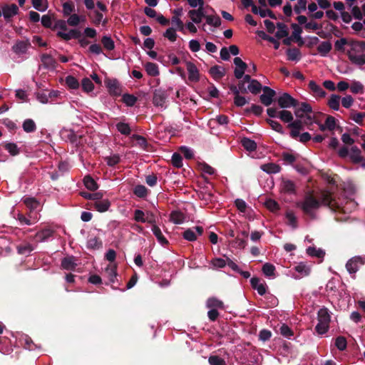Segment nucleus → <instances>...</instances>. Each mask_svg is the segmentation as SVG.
<instances>
[{"label":"nucleus","mask_w":365,"mask_h":365,"mask_svg":"<svg viewBox=\"0 0 365 365\" xmlns=\"http://www.w3.org/2000/svg\"><path fill=\"white\" fill-rule=\"evenodd\" d=\"M321 202L312 195H307L304 200L297 203V207L301 208L304 215L309 216L311 219L316 217L314 210L320 207Z\"/></svg>","instance_id":"nucleus-1"},{"label":"nucleus","mask_w":365,"mask_h":365,"mask_svg":"<svg viewBox=\"0 0 365 365\" xmlns=\"http://www.w3.org/2000/svg\"><path fill=\"white\" fill-rule=\"evenodd\" d=\"M318 324L315 327V330L319 334H324L327 332L331 322V316L327 308L322 307L317 312Z\"/></svg>","instance_id":"nucleus-2"},{"label":"nucleus","mask_w":365,"mask_h":365,"mask_svg":"<svg viewBox=\"0 0 365 365\" xmlns=\"http://www.w3.org/2000/svg\"><path fill=\"white\" fill-rule=\"evenodd\" d=\"M105 85L108 88V93L113 96H120L122 93V86L119 81L115 78H106Z\"/></svg>","instance_id":"nucleus-3"},{"label":"nucleus","mask_w":365,"mask_h":365,"mask_svg":"<svg viewBox=\"0 0 365 365\" xmlns=\"http://www.w3.org/2000/svg\"><path fill=\"white\" fill-rule=\"evenodd\" d=\"M277 103L279 106L282 108H294L299 105V102L287 93H282V95L278 98Z\"/></svg>","instance_id":"nucleus-4"},{"label":"nucleus","mask_w":365,"mask_h":365,"mask_svg":"<svg viewBox=\"0 0 365 365\" xmlns=\"http://www.w3.org/2000/svg\"><path fill=\"white\" fill-rule=\"evenodd\" d=\"M204 229L202 227L195 226L185 230L182 233V237L187 241L193 242L197 240V235H202Z\"/></svg>","instance_id":"nucleus-5"},{"label":"nucleus","mask_w":365,"mask_h":365,"mask_svg":"<svg viewBox=\"0 0 365 365\" xmlns=\"http://www.w3.org/2000/svg\"><path fill=\"white\" fill-rule=\"evenodd\" d=\"M364 264V261L360 257H355L349 259L346 264V268L347 271L351 274H354V278L355 273L359 270V267Z\"/></svg>","instance_id":"nucleus-6"},{"label":"nucleus","mask_w":365,"mask_h":365,"mask_svg":"<svg viewBox=\"0 0 365 365\" xmlns=\"http://www.w3.org/2000/svg\"><path fill=\"white\" fill-rule=\"evenodd\" d=\"M262 90L264 93L259 97L260 101L265 106H269L272 104L273 98L276 96V92L268 86H264Z\"/></svg>","instance_id":"nucleus-7"},{"label":"nucleus","mask_w":365,"mask_h":365,"mask_svg":"<svg viewBox=\"0 0 365 365\" xmlns=\"http://www.w3.org/2000/svg\"><path fill=\"white\" fill-rule=\"evenodd\" d=\"M166 91L160 88L155 89L153 93V103L155 106L163 107L167 99Z\"/></svg>","instance_id":"nucleus-8"},{"label":"nucleus","mask_w":365,"mask_h":365,"mask_svg":"<svg viewBox=\"0 0 365 365\" xmlns=\"http://www.w3.org/2000/svg\"><path fill=\"white\" fill-rule=\"evenodd\" d=\"M294 108V114L299 118H303L304 115H306L307 114L312 113V106L306 102L299 103L298 106Z\"/></svg>","instance_id":"nucleus-9"},{"label":"nucleus","mask_w":365,"mask_h":365,"mask_svg":"<svg viewBox=\"0 0 365 365\" xmlns=\"http://www.w3.org/2000/svg\"><path fill=\"white\" fill-rule=\"evenodd\" d=\"M185 64L188 72V79L192 82H198L200 81V73L196 66L190 61H186Z\"/></svg>","instance_id":"nucleus-10"},{"label":"nucleus","mask_w":365,"mask_h":365,"mask_svg":"<svg viewBox=\"0 0 365 365\" xmlns=\"http://www.w3.org/2000/svg\"><path fill=\"white\" fill-rule=\"evenodd\" d=\"M19 11V7L15 4L2 7V14L6 21H9L11 18L18 14Z\"/></svg>","instance_id":"nucleus-11"},{"label":"nucleus","mask_w":365,"mask_h":365,"mask_svg":"<svg viewBox=\"0 0 365 365\" xmlns=\"http://www.w3.org/2000/svg\"><path fill=\"white\" fill-rule=\"evenodd\" d=\"M31 46V43L29 39L26 41H18L13 46L12 50L16 54L26 53L29 47Z\"/></svg>","instance_id":"nucleus-12"},{"label":"nucleus","mask_w":365,"mask_h":365,"mask_svg":"<svg viewBox=\"0 0 365 365\" xmlns=\"http://www.w3.org/2000/svg\"><path fill=\"white\" fill-rule=\"evenodd\" d=\"M57 36L65 41H69L71 38L77 39L81 37L82 34L78 29H71L68 33L58 31Z\"/></svg>","instance_id":"nucleus-13"},{"label":"nucleus","mask_w":365,"mask_h":365,"mask_svg":"<svg viewBox=\"0 0 365 365\" xmlns=\"http://www.w3.org/2000/svg\"><path fill=\"white\" fill-rule=\"evenodd\" d=\"M261 279L258 277H252L250 279V284L254 289H256L258 294L263 296L266 293V284L261 283Z\"/></svg>","instance_id":"nucleus-14"},{"label":"nucleus","mask_w":365,"mask_h":365,"mask_svg":"<svg viewBox=\"0 0 365 365\" xmlns=\"http://www.w3.org/2000/svg\"><path fill=\"white\" fill-rule=\"evenodd\" d=\"M76 259L73 256L66 257L61 260V267L67 270H74L77 266Z\"/></svg>","instance_id":"nucleus-15"},{"label":"nucleus","mask_w":365,"mask_h":365,"mask_svg":"<svg viewBox=\"0 0 365 365\" xmlns=\"http://www.w3.org/2000/svg\"><path fill=\"white\" fill-rule=\"evenodd\" d=\"M93 207L100 212H104L108 210L110 207V202L108 199L97 200L93 202Z\"/></svg>","instance_id":"nucleus-16"},{"label":"nucleus","mask_w":365,"mask_h":365,"mask_svg":"<svg viewBox=\"0 0 365 365\" xmlns=\"http://www.w3.org/2000/svg\"><path fill=\"white\" fill-rule=\"evenodd\" d=\"M41 61L45 68H55L56 65V60L49 54L43 53L41 56Z\"/></svg>","instance_id":"nucleus-17"},{"label":"nucleus","mask_w":365,"mask_h":365,"mask_svg":"<svg viewBox=\"0 0 365 365\" xmlns=\"http://www.w3.org/2000/svg\"><path fill=\"white\" fill-rule=\"evenodd\" d=\"M260 168L265 173L268 174H276L280 172L281 167L274 163H269L262 164L260 166Z\"/></svg>","instance_id":"nucleus-18"},{"label":"nucleus","mask_w":365,"mask_h":365,"mask_svg":"<svg viewBox=\"0 0 365 365\" xmlns=\"http://www.w3.org/2000/svg\"><path fill=\"white\" fill-rule=\"evenodd\" d=\"M210 74L212 76V78L215 80L221 79L225 75V68L215 65L212 66L209 70Z\"/></svg>","instance_id":"nucleus-19"},{"label":"nucleus","mask_w":365,"mask_h":365,"mask_svg":"<svg viewBox=\"0 0 365 365\" xmlns=\"http://www.w3.org/2000/svg\"><path fill=\"white\" fill-rule=\"evenodd\" d=\"M277 28L278 29V31L275 34V37L277 39H280L284 37L288 36L289 35V31L287 26L282 22H278L276 24Z\"/></svg>","instance_id":"nucleus-20"},{"label":"nucleus","mask_w":365,"mask_h":365,"mask_svg":"<svg viewBox=\"0 0 365 365\" xmlns=\"http://www.w3.org/2000/svg\"><path fill=\"white\" fill-rule=\"evenodd\" d=\"M206 306L210 309H224L225 306L222 301L216 297H210L207 299Z\"/></svg>","instance_id":"nucleus-21"},{"label":"nucleus","mask_w":365,"mask_h":365,"mask_svg":"<svg viewBox=\"0 0 365 365\" xmlns=\"http://www.w3.org/2000/svg\"><path fill=\"white\" fill-rule=\"evenodd\" d=\"M151 230L159 243L163 246L168 245V240L164 237L160 228L158 225L152 226Z\"/></svg>","instance_id":"nucleus-22"},{"label":"nucleus","mask_w":365,"mask_h":365,"mask_svg":"<svg viewBox=\"0 0 365 365\" xmlns=\"http://www.w3.org/2000/svg\"><path fill=\"white\" fill-rule=\"evenodd\" d=\"M361 150L356 146H353L351 148L349 157L354 163H359L363 160V157L361 155Z\"/></svg>","instance_id":"nucleus-23"},{"label":"nucleus","mask_w":365,"mask_h":365,"mask_svg":"<svg viewBox=\"0 0 365 365\" xmlns=\"http://www.w3.org/2000/svg\"><path fill=\"white\" fill-rule=\"evenodd\" d=\"M145 69L148 75L150 76H158L160 74L158 66L153 62H147L144 65Z\"/></svg>","instance_id":"nucleus-24"},{"label":"nucleus","mask_w":365,"mask_h":365,"mask_svg":"<svg viewBox=\"0 0 365 365\" xmlns=\"http://www.w3.org/2000/svg\"><path fill=\"white\" fill-rule=\"evenodd\" d=\"M309 88L315 96H317L320 98L324 97L327 94L325 91L321 86L317 85L314 81H309Z\"/></svg>","instance_id":"nucleus-25"},{"label":"nucleus","mask_w":365,"mask_h":365,"mask_svg":"<svg viewBox=\"0 0 365 365\" xmlns=\"http://www.w3.org/2000/svg\"><path fill=\"white\" fill-rule=\"evenodd\" d=\"M32 6L38 11H46L48 8V0H31Z\"/></svg>","instance_id":"nucleus-26"},{"label":"nucleus","mask_w":365,"mask_h":365,"mask_svg":"<svg viewBox=\"0 0 365 365\" xmlns=\"http://www.w3.org/2000/svg\"><path fill=\"white\" fill-rule=\"evenodd\" d=\"M340 100H341V97L339 96L336 95V94H332V95H331V96L328 101L327 105L330 108H331L334 110H339V106H340Z\"/></svg>","instance_id":"nucleus-27"},{"label":"nucleus","mask_w":365,"mask_h":365,"mask_svg":"<svg viewBox=\"0 0 365 365\" xmlns=\"http://www.w3.org/2000/svg\"><path fill=\"white\" fill-rule=\"evenodd\" d=\"M321 203L325 206L331 207L334 201L331 193L329 191L324 190L321 192Z\"/></svg>","instance_id":"nucleus-28"},{"label":"nucleus","mask_w":365,"mask_h":365,"mask_svg":"<svg viewBox=\"0 0 365 365\" xmlns=\"http://www.w3.org/2000/svg\"><path fill=\"white\" fill-rule=\"evenodd\" d=\"M148 189L143 185H138L133 188V192L140 198H145L148 195Z\"/></svg>","instance_id":"nucleus-29"},{"label":"nucleus","mask_w":365,"mask_h":365,"mask_svg":"<svg viewBox=\"0 0 365 365\" xmlns=\"http://www.w3.org/2000/svg\"><path fill=\"white\" fill-rule=\"evenodd\" d=\"M84 185L87 189L91 191H95L98 188L97 182L91 175H86L83 178Z\"/></svg>","instance_id":"nucleus-30"},{"label":"nucleus","mask_w":365,"mask_h":365,"mask_svg":"<svg viewBox=\"0 0 365 365\" xmlns=\"http://www.w3.org/2000/svg\"><path fill=\"white\" fill-rule=\"evenodd\" d=\"M241 143L243 148L247 151L252 152L257 149V143L248 138H243L241 140Z\"/></svg>","instance_id":"nucleus-31"},{"label":"nucleus","mask_w":365,"mask_h":365,"mask_svg":"<svg viewBox=\"0 0 365 365\" xmlns=\"http://www.w3.org/2000/svg\"><path fill=\"white\" fill-rule=\"evenodd\" d=\"M102 246V241L98 237L90 238L87 242V248L90 250H98Z\"/></svg>","instance_id":"nucleus-32"},{"label":"nucleus","mask_w":365,"mask_h":365,"mask_svg":"<svg viewBox=\"0 0 365 365\" xmlns=\"http://www.w3.org/2000/svg\"><path fill=\"white\" fill-rule=\"evenodd\" d=\"M287 56L289 61H298L301 58V52L297 48H289L287 50Z\"/></svg>","instance_id":"nucleus-33"},{"label":"nucleus","mask_w":365,"mask_h":365,"mask_svg":"<svg viewBox=\"0 0 365 365\" xmlns=\"http://www.w3.org/2000/svg\"><path fill=\"white\" fill-rule=\"evenodd\" d=\"M294 269L300 274L298 277L308 276L310 273V268L303 262H300L295 266Z\"/></svg>","instance_id":"nucleus-34"},{"label":"nucleus","mask_w":365,"mask_h":365,"mask_svg":"<svg viewBox=\"0 0 365 365\" xmlns=\"http://www.w3.org/2000/svg\"><path fill=\"white\" fill-rule=\"evenodd\" d=\"M347 56L351 63L354 64L362 66L365 63V54L357 56L349 52Z\"/></svg>","instance_id":"nucleus-35"},{"label":"nucleus","mask_w":365,"mask_h":365,"mask_svg":"<svg viewBox=\"0 0 365 365\" xmlns=\"http://www.w3.org/2000/svg\"><path fill=\"white\" fill-rule=\"evenodd\" d=\"M332 46L329 41H323L317 47L318 52L322 56H326L331 50Z\"/></svg>","instance_id":"nucleus-36"},{"label":"nucleus","mask_w":365,"mask_h":365,"mask_svg":"<svg viewBox=\"0 0 365 365\" xmlns=\"http://www.w3.org/2000/svg\"><path fill=\"white\" fill-rule=\"evenodd\" d=\"M22 127L26 133H33L36 130L35 122L30 118L26 119L24 121Z\"/></svg>","instance_id":"nucleus-37"},{"label":"nucleus","mask_w":365,"mask_h":365,"mask_svg":"<svg viewBox=\"0 0 365 365\" xmlns=\"http://www.w3.org/2000/svg\"><path fill=\"white\" fill-rule=\"evenodd\" d=\"M53 234V231L51 229H45L37 232L36 237V240L41 242L46 240L48 238L51 237Z\"/></svg>","instance_id":"nucleus-38"},{"label":"nucleus","mask_w":365,"mask_h":365,"mask_svg":"<svg viewBox=\"0 0 365 365\" xmlns=\"http://www.w3.org/2000/svg\"><path fill=\"white\" fill-rule=\"evenodd\" d=\"M81 138V136L76 135L73 130H70L65 132V138L76 145L80 143L79 140Z\"/></svg>","instance_id":"nucleus-39"},{"label":"nucleus","mask_w":365,"mask_h":365,"mask_svg":"<svg viewBox=\"0 0 365 365\" xmlns=\"http://www.w3.org/2000/svg\"><path fill=\"white\" fill-rule=\"evenodd\" d=\"M170 220L175 224H181L185 220V216L180 211H173L170 214Z\"/></svg>","instance_id":"nucleus-40"},{"label":"nucleus","mask_w":365,"mask_h":365,"mask_svg":"<svg viewBox=\"0 0 365 365\" xmlns=\"http://www.w3.org/2000/svg\"><path fill=\"white\" fill-rule=\"evenodd\" d=\"M101 43L104 48L108 51H112L115 48V43L110 36H103L101 38Z\"/></svg>","instance_id":"nucleus-41"},{"label":"nucleus","mask_w":365,"mask_h":365,"mask_svg":"<svg viewBox=\"0 0 365 365\" xmlns=\"http://www.w3.org/2000/svg\"><path fill=\"white\" fill-rule=\"evenodd\" d=\"M263 87L257 80H253L248 86L249 91L253 94L259 93Z\"/></svg>","instance_id":"nucleus-42"},{"label":"nucleus","mask_w":365,"mask_h":365,"mask_svg":"<svg viewBox=\"0 0 365 365\" xmlns=\"http://www.w3.org/2000/svg\"><path fill=\"white\" fill-rule=\"evenodd\" d=\"M138 98L135 96L129 93H125L122 96V101L128 106H133L137 102Z\"/></svg>","instance_id":"nucleus-43"},{"label":"nucleus","mask_w":365,"mask_h":365,"mask_svg":"<svg viewBox=\"0 0 365 365\" xmlns=\"http://www.w3.org/2000/svg\"><path fill=\"white\" fill-rule=\"evenodd\" d=\"M307 253L312 257L318 258H323L325 255V252L322 249H316L314 247H309L307 249Z\"/></svg>","instance_id":"nucleus-44"},{"label":"nucleus","mask_w":365,"mask_h":365,"mask_svg":"<svg viewBox=\"0 0 365 365\" xmlns=\"http://www.w3.org/2000/svg\"><path fill=\"white\" fill-rule=\"evenodd\" d=\"M291 27L293 29V31L291 35L293 41L301 40V34L302 33V29L298 24L294 23L291 24Z\"/></svg>","instance_id":"nucleus-45"},{"label":"nucleus","mask_w":365,"mask_h":365,"mask_svg":"<svg viewBox=\"0 0 365 365\" xmlns=\"http://www.w3.org/2000/svg\"><path fill=\"white\" fill-rule=\"evenodd\" d=\"M262 271L263 274L267 277H274L275 275V267L270 263H265L262 266Z\"/></svg>","instance_id":"nucleus-46"},{"label":"nucleus","mask_w":365,"mask_h":365,"mask_svg":"<svg viewBox=\"0 0 365 365\" xmlns=\"http://www.w3.org/2000/svg\"><path fill=\"white\" fill-rule=\"evenodd\" d=\"M116 128L118 132L125 135H129L131 133V129L128 123L120 122L116 124Z\"/></svg>","instance_id":"nucleus-47"},{"label":"nucleus","mask_w":365,"mask_h":365,"mask_svg":"<svg viewBox=\"0 0 365 365\" xmlns=\"http://www.w3.org/2000/svg\"><path fill=\"white\" fill-rule=\"evenodd\" d=\"M278 118H279L284 123H291L293 120V115L292 113L287 110H282L278 113Z\"/></svg>","instance_id":"nucleus-48"},{"label":"nucleus","mask_w":365,"mask_h":365,"mask_svg":"<svg viewBox=\"0 0 365 365\" xmlns=\"http://www.w3.org/2000/svg\"><path fill=\"white\" fill-rule=\"evenodd\" d=\"M282 189L285 192L293 194L295 192V184L289 180H284Z\"/></svg>","instance_id":"nucleus-49"},{"label":"nucleus","mask_w":365,"mask_h":365,"mask_svg":"<svg viewBox=\"0 0 365 365\" xmlns=\"http://www.w3.org/2000/svg\"><path fill=\"white\" fill-rule=\"evenodd\" d=\"M350 91L352 93H363L364 91V86L359 81H353L350 86Z\"/></svg>","instance_id":"nucleus-50"},{"label":"nucleus","mask_w":365,"mask_h":365,"mask_svg":"<svg viewBox=\"0 0 365 365\" xmlns=\"http://www.w3.org/2000/svg\"><path fill=\"white\" fill-rule=\"evenodd\" d=\"M104 160L108 166L113 167L120 163V158L119 155L114 154L111 156L105 157Z\"/></svg>","instance_id":"nucleus-51"},{"label":"nucleus","mask_w":365,"mask_h":365,"mask_svg":"<svg viewBox=\"0 0 365 365\" xmlns=\"http://www.w3.org/2000/svg\"><path fill=\"white\" fill-rule=\"evenodd\" d=\"M266 122L271 126V128L274 130L277 131V133H279L280 134L284 133V128H283L282 125L279 122L269 119V118L266 119Z\"/></svg>","instance_id":"nucleus-52"},{"label":"nucleus","mask_w":365,"mask_h":365,"mask_svg":"<svg viewBox=\"0 0 365 365\" xmlns=\"http://www.w3.org/2000/svg\"><path fill=\"white\" fill-rule=\"evenodd\" d=\"M206 23L215 27H219L221 25V19L219 16H206Z\"/></svg>","instance_id":"nucleus-53"},{"label":"nucleus","mask_w":365,"mask_h":365,"mask_svg":"<svg viewBox=\"0 0 365 365\" xmlns=\"http://www.w3.org/2000/svg\"><path fill=\"white\" fill-rule=\"evenodd\" d=\"M65 81L69 88L76 89L79 87L78 81L73 76H68Z\"/></svg>","instance_id":"nucleus-54"},{"label":"nucleus","mask_w":365,"mask_h":365,"mask_svg":"<svg viewBox=\"0 0 365 365\" xmlns=\"http://www.w3.org/2000/svg\"><path fill=\"white\" fill-rule=\"evenodd\" d=\"M284 164L292 165L297 160V157L291 153L284 152L281 156Z\"/></svg>","instance_id":"nucleus-55"},{"label":"nucleus","mask_w":365,"mask_h":365,"mask_svg":"<svg viewBox=\"0 0 365 365\" xmlns=\"http://www.w3.org/2000/svg\"><path fill=\"white\" fill-rule=\"evenodd\" d=\"M81 86L82 89L87 93L92 91L94 88V85L93 82L88 78H83L81 82Z\"/></svg>","instance_id":"nucleus-56"},{"label":"nucleus","mask_w":365,"mask_h":365,"mask_svg":"<svg viewBox=\"0 0 365 365\" xmlns=\"http://www.w3.org/2000/svg\"><path fill=\"white\" fill-rule=\"evenodd\" d=\"M335 346L340 351H344L346 349L347 341L344 336H339L336 338Z\"/></svg>","instance_id":"nucleus-57"},{"label":"nucleus","mask_w":365,"mask_h":365,"mask_svg":"<svg viewBox=\"0 0 365 365\" xmlns=\"http://www.w3.org/2000/svg\"><path fill=\"white\" fill-rule=\"evenodd\" d=\"M75 11L74 4L71 1L65 2L63 4V12L65 16H70Z\"/></svg>","instance_id":"nucleus-58"},{"label":"nucleus","mask_w":365,"mask_h":365,"mask_svg":"<svg viewBox=\"0 0 365 365\" xmlns=\"http://www.w3.org/2000/svg\"><path fill=\"white\" fill-rule=\"evenodd\" d=\"M264 205L267 209L272 212H277L279 210V205L274 200L268 199L265 201Z\"/></svg>","instance_id":"nucleus-59"},{"label":"nucleus","mask_w":365,"mask_h":365,"mask_svg":"<svg viewBox=\"0 0 365 365\" xmlns=\"http://www.w3.org/2000/svg\"><path fill=\"white\" fill-rule=\"evenodd\" d=\"M163 36L168 38L170 41L174 42L176 41L178 35L175 29L173 27L168 28L163 34Z\"/></svg>","instance_id":"nucleus-60"},{"label":"nucleus","mask_w":365,"mask_h":365,"mask_svg":"<svg viewBox=\"0 0 365 365\" xmlns=\"http://www.w3.org/2000/svg\"><path fill=\"white\" fill-rule=\"evenodd\" d=\"M279 333L283 336L289 338V339L290 338V336H293V334H294V332L291 329V328L288 325H287L285 324H283L280 327V328H279Z\"/></svg>","instance_id":"nucleus-61"},{"label":"nucleus","mask_w":365,"mask_h":365,"mask_svg":"<svg viewBox=\"0 0 365 365\" xmlns=\"http://www.w3.org/2000/svg\"><path fill=\"white\" fill-rule=\"evenodd\" d=\"M171 160L174 167L180 168L182 166V158L178 153H174L173 154Z\"/></svg>","instance_id":"nucleus-62"},{"label":"nucleus","mask_w":365,"mask_h":365,"mask_svg":"<svg viewBox=\"0 0 365 365\" xmlns=\"http://www.w3.org/2000/svg\"><path fill=\"white\" fill-rule=\"evenodd\" d=\"M210 365H226L225 361L217 355H211L208 359Z\"/></svg>","instance_id":"nucleus-63"},{"label":"nucleus","mask_w":365,"mask_h":365,"mask_svg":"<svg viewBox=\"0 0 365 365\" xmlns=\"http://www.w3.org/2000/svg\"><path fill=\"white\" fill-rule=\"evenodd\" d=\"M4 148L11 155H16L19 153V149L18 148L16 144L14 143H8L4 145Z\"/></svg>","instance_id":"nucleus-64"}]
</instances>
